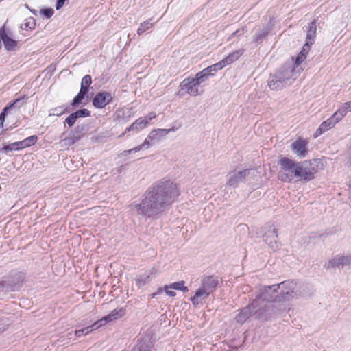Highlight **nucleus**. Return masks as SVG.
Returning <instances> with one entry per match:
<instances>
[{
    "mask_svg": "<svg viewBox=\"0 0 351 351\" xmlns=\"http://www.w3.org/2000/svg\"><path fill=\"white\" fill-rule=\"evenodd\" d=\"M180 195L176 183L162 180L147 191L141 203L135 205L136 213L145 219L154 218L170 206Z\"/></svg>",
    "mask_w": 351,
    "mask_h": 351,
    "instance_id": "1",
    "label": "nucleus"
},
{
    "mask_svg": "<svg viewBox=\"0 0 351 351\" xmlns=\"http://www.w3.org/2000/svg\"><path fill=\"white\" fill-rule=\"evenodd\" d=\"M307 141L302 138H298L291 143V149L292 152L299 158H304L308 153Z\"/></svg>",
    "mask_w": 351,
    "mask_h": 351,
    "instance_id": "10",
    "label": "nucleus"
},
{
    "mask_svg": "<svg viewBox=\"0 0 351 351\" xmlns=\"http://www.w3.org/2000/svg\"><path fill=\"white\" fill-rule=\"evenodd\" d=\"M265 241L268 244L270 248L276 250L278 247L277 241L278 232L275 228L269 229L264 235Z\"/></svg>",
    "mask_w": 351,
    "mask_h": 351,
    "instance_id": "14",
    "label": "nucleus"
},
{
    "mask_svg": "<svg viewBox=\"0 0 351 351\" xmlns=\"http://www.w3.org/2000/svg\"><path fill=\"white\" fill-rule=\"evenodd\" d=\"M40 13L47 18L49 19L53 16L54 11L52 8L42 9L40 10Z\"/></svg>",
    "mask_w": 351,
    "mask_h": 351,
    "instance_id": "40",
    "label": "nucleus"
},
{
    "mask_svg": "<svg viewBox=\"0 0 351 351\" xmlns=\"http://www.w3.org/2000/svg\"><path fill=\"white\" fill-rule=\"evenodd\" d=\"M192 78L194 81H195L196 84L199 86L202 83L204 82L208 79V76L200 71L195 75V77Z\"/></svg>",
    "mask_w": 351,
    "mask_h": 351,
    "instance_id": "33",
    "label": "nucleus"
},
{
    "mask_svg": "<svg viewBox=\"0 0 351 351\" xmlns=\"http://www.w3.org/2000/svg\"><path fill=\"white\" fill-rule=\"evenodd\" d=\"M92 83L91 76L89 75H85L81 82V88L80 90H84V93H87L88 91V88Z\"/></svg>",
    "mask_w": 351,
    "mask_h": 351,
    "instance_id": "28",
    "label": "nucleus"
},
{
    "mask_svg": "<svg viewBox=\"0 0 351 351\" xmlns=\"http://www.w3.org/2000/svg\"><path fill=\"white\" fill-rule=\"evenodd\" d=\"M25 141V143L27 144V147H29L32 145H34L36 141H37V136H31L25 139H24Z\"/></svg>",
    "mask_w": 351,
    "mask_h": 351,
    "instance_id": "42",
    "label": "nucleus"
},
{
    "mask_svg": "<svg viewBox=\"0 0 351 351\" xmlns=\"http://www.w3.org/2000/svg\"><path fill=\"white\" fill-rule=\"evenodd\" d=\"M99 322H96L93 325H91L90 326L84 328L80 330H75V336L79 337L83 335H88V333L92 332L93 330L97 329L102 326V324H103L102 323H101V324H99Z\"/></svg>",
    "mask_w": 351,
    "mask_h": 351,
    "instance_id": "22",
    "label": "nucleus"
},
{
    "mask_svg": "<svg viewBox=\"0 0 351 351\" xmlns=\"http://www.w3.org/2000/svg\"><path fill=\"white\" fill-rule=\"evenodd\" d=\"M132 351H152L149 346L138 345L135 346Z\"/></svg>",
    "mask_w": 351,
    "mask_h": 351,
    "instance_id": "39",
    "label": "nucleus"
},
{
    "mask_svg": "<svg viewBox=\"0 0 351 351\" xmlns=\"http://www.w3.org/2000/svg\"><path fill=\"white\" fill-rule=\"evenodd\" d=\"M341 120V118L337 115V112H335L332 117L322 123L319 128L317 130L316 134L319 135L323 134L324 132L333 128L335 124L339 122Z\"/></svg>",
    "mask_w": 351,
    "mask_h": 351,
    "instance_id": "12",
    "label": "nucleus"
},
{
    "mask_svg": "<svg viewBox=\"0 0 351 351\" xmlns=\"http://www.w3.org/2000/svg\"><path fill=\"white\" fill-rule=\"evenodd\" d=\"M138 152V150H136L135 149V147L132 148V149H128V150H125L123 151L122 153H121V155L122 156H128L129 154H130L131 153H135V152Z\"/></svg>",
    "mask_w": 351,
    "mask_h": 351,
    "instance_id": "46",
    "label": "nucleus"
},
{
    "mask_svg": "<svg viewBox=\"0 0 351 351\" xmlns=\"http://www.w3.org/2000/svg\"><path fill=\"white\" fill-rule=\"evenodd\" d=\"M73 114H75L77 119L80 117H86L90 116V111L86 108L77 110Z\"/></svg>",
    "mask_w": 351,
    "mask_h": 351,
    "instance_id": "35",
    "label": "nucleus"
},
{
    "mask_svg": "<svg viewBox=\"0 0 351 351\" xmlns=\"http://www.w3.org/2000/svg\"><path fill=\"white\" fill-rule=\"evenodd\" d=\"M202 72L204 74L206 75L207 76H208V75H213V73H212V72H213V69H212L211 66H208V67L205 68L204 69H203V70L202 71Z\"/></svg>",
    "mask_w": 351,
    "mask_h": 351,
    "instance_id": "47",
    "label": "nucleus"
},
{
    "mask_svg": "<svg viewBox=\"0 0 351 351\" xmlns=\"http://www.w3.org/2000/svg\"><path fill=\"white\" fill-rule=\"evenodd\" d=\"M243 50H237L230 53L228 56H226L221 60L224 66H226V65H229L233 63L237 60H238L239 58L241 56V55L243 54Z\"/></svg>",
    "mask_w": 351,
    "mask_h": 351,
    "instance_id": "21",
    "label": "nucleus"
},
{
    "mask_svg": "<svg viewBox=\"0 0 351 351\" xmlns=\"http://www.w3.org/2000/svg\"><path fill=\"white\" fill-rule=\"evenodd\" d=\"M156 117V114L154 112H150L147 114V117H144L145 119L149 120V122Z\"/></svg>",
    "mask_w": 351,
    "mask_h": 351,
    "instance_id": "50",
    "label": "nucleus"
},
{
    "mask_svg": "<svg viewBox=\"0 0 351 351\" xmlns=\"http://www.w3.org/2000/svg\"><path fill=\"white\" fill-rule=\"evenodd\" d=\"M154 276L155 271L152 269L145 271L142 274L138 275L136 277L135 280L138 287H141L149 283Z\"/></svg>",
    "mask_w": 351,
    "mask_h": 351,
    "instance_id": "16",
    "label": "nucleus"
},
{
    "mask_svg": "<svg viewBox=\"0 0 351 351\" xmlns=\"http://www.w3.org/2000/svg\"><path fill=\"white\" fill-rule=\"evenodd\" d=\"M86 94L87 93H84V90H80V93L73 99L72 105L73 106H77L79 104H80Z\"/></svg>",
    "mask_w": 351,
    "mask_h": 351,
    "instance_id": "34",
    "label": "nucleus"
},
{
    "mask_svg": "<svg viewBox=\"0 0 351 351\" xmlns=\"http://www.w3.org/2000/svg\"><path fill=\"white\" fill-rule=\"evenodd\" d=\"M280 170L278 177L284 182H291L293 180L309 181L314 177L316 171L311 167L309 162H296L294 160L284 157L279 160Z\"/></svg>",
    "mask_w": 351,
    "mask_h": 351,
    "instance_id": "2",
    "label": "nucleus"
},
{
    "mask_svg": "<svg viewBox=\"0 0 351 351\" xmlns=\"http://www.w3.org/2000/svg\"><path fill=\"white\" fill-rule=\"evenodd\" d=\"M300 69H295L292 63H287L277 69L268 80V85L272 90L282 88L291 83L298 77Z\"/></svg>",
    "mask_w": 351,
    "mask_h": 351,
    "instance_id": "3",
    "label": "nucleus"
},
{
    "mask_svg": "<svg viewBox=\"0 0 351 351\" xmlns=\"http://www.w3.org/2000/svg\"><path fill=\"white\" fill-rule=\"evenodd\" d=\"M181 90H185L186 92L191 96H197L200 94L199 91V86L196 84L195 81L192 77L185 78L182 81L180 85Z\"/></svg>",
    "mask_w": 351,
    "mask_h": 351,
    "instance_id": "9",
    "label": "nucleus"
},
{
    "mask_svg": "<svg viewBox=\"0 0 351 351\" xmlns=\"http://www.w3.org/2000/svg\"><path fill=\"white\" fill-rule=\"evenodd\" d=\"M126 132L125 131V132L123 134H121V136H123V135Z\"/></svg>",
    "mask_w": 351,
    "mask_h": 351,
    "instance_id": "55",
    "label": "nucleus"
},
{
    "mask_svg": "<svg viewBox=\"0 0 351 351\" xmlns=\"http://www.w3.org/2000/svg\"><path fill=\"white\" fill-rule=\"evenodd\" d=\"M268 28L263 27L262 29H259L253 36V41L257 43H261L264 38L268 34Z\"/></svg>",
    "mask_w": 351,
    "mask_h": 351,
    "instance_id": "27",
    "label": "nucleus"
},
{
    "mask_svg": "<svg viewBox=\"0 0 351 351\" xmlns=\"http://www.w3.org/2000/svg\"><path fill=\"white\" fill-rule=\"evenodd\" d=\"M16 143L18 145L19 149L24 148V147H27V144L25 143V140L18 141Z\"/></svg>",
    "mask_w": 351,
    "mask_h": 351,
    "instance_id": "49",
    "label": "nucleus"
},
{
    "mask_svg": "<svg viewBox=\"0 0 351 351\" xmlns=\"http://www.w3.org/2000/svg\"><path fill=\"white\" fill-rule=\"evenodd\" d=\"M123 313H124V311L122 308L119 309V311L114 310L112 311L111 313H110L107 316H105L99 322H104V324H105L106 323H107L108 322H111L114 319H117L119 317H121L123 315Z\"/></svg>",
    "mask_w": 351,
    "mask_h": 351,
    "instance_id": "24",
    "label": "nucleus"
},
{
    "mask_svg": "<svg viewBox=\"0 0 351 351\" xmlns=\"http://www.w3.org/2000/svg\"><path fill=\"white\" fill-rule=\"evenodd\" d=\"M210 294L201 287L195 291V295L191 298V301L194 306L202 305Z\"/></svg>",
    "mask_w": 351,
    "mask_h": 351,
    "instance_id": "15",
    "label": "nucleus"
},
{
    "mask_svg": "<svg viewBox=\"0 0 351 351\" xmlns=\"http://www.w3.org/2000/svg\"><path fill=\"white\" fill-rule=\"evenodd\" d=\"M278 287L277 285L261 287L254 300H258V307L255 311L258 319H266L265 313L269 307L267 303L271 302H278Z\"/></svg>",
    "mask_w": 351,
    "mask_h": 351,
    "instance_id": "4",
    "label": "nucleus"
},
{
    "mask_svg": "<svg viewBox=\"0 0 351 351\" xmlns=\"http://www.w3.org/2000/svg\"><path fill=\"white\" fill-rule=\"evenodd\" d=\"M184 281L181 280L169 285V287L171 289L182 291L183 292H187L189 289L187 287L184 286Z\"/></svg>",
    "mask_w": 351,
    "mask_h": 351,
    "instance_id": "30",
    "label": "nucleus"
},
{
    "mask_svg": "<svg viewBox=\"0 0 351 351\" xmlns=\"http://www.w3.org/2000/svg\"><path fill=\"white\" fill-rule=\"evenodd\" d=\"M243 50H237L230 53L228 56H226L221 60L224 66H226V65H229L233 63L237 60H238L239 58L241 56V55L243 54Z\"/></svg>",
    "mask_w": 351,
    "mask_h": 351,
    "instance_id": "20",
    "label": "nucleus"
},
{
    "mask_svg": "<svg viewBox=\"0 0 351 351\" xmlns=\"http://www.w3.org/2000/svg\"><path fill=\"white\" fill-rule=\"evenodd\" d=\"M219 283V280L217 277L212 276H204L201 280L200 287L210 294L215 291Z\"/></svg>",
    "mask_w": 351,
    "mask_h": 351,
    "instance_id": "11",
    "label": "nucleus"
},
{
    "mask_svg": "<svg viewBox=\"0 0 351 351\" xmlns=\"http://www.w3.org/2000/svg\"><path fill=\"white\" fill-rule=\"evenodd\" d=\"M0 39L7 50H12L16 45V41L8 36L3 27L0 29Z\"/></svg>",
    "mask_w": 351,
    "mask_h": 351,
    "instance_id": "18",
    "label": "nucleus"
},
{
    "mask_svg": "<svg viewBox=\"0 0 351 351\" xmlns=\"http://www.w3.org/2000/svg\"><path fill=\"white\" fill-rule=\"evenodd\" d=\"M76 120L77 118L75 117V114L72 113L66 119L65 121L69 125V126L71 127L74 125Z\"/></svg>",
    "mask_w": 351,
    "mask_h": 351,
    "instance_id": "41",
    "label": "nucleus"
},
{
    "mask_svg": "<svg viewBox=\"0 0 351 351\" xmlns=\"http://www.w3.org/2000/svg\"><path fill=\"white\" fill-rule=\"evenodd\" d=\"M23 102L22 101V99L21 98H19V99H16L14 100V101L11 104L10 106H6L3 111L0 114V120L1 121V122L0 123V125H1V126L3 127V121L5 119V112H8V110H10L11 109L14 108V107H17V108H19L21 107L22 105H23Z\"/></svg>",
    "mask_w": 351,
    "mask_h": 351,
    "instance_id": "23",
    "label": "nucleus"
},
{
    "mask_svg": "<svg viewBox=\"0 0 351 351\" xmlns=\"http://www.w3.org/2000/svg\"><path fill=\"white\" fill-rule=\"evenodd\" d=\"M174 129H155L150 132L148 134V138L152 142L156 143L160 141L169 132L173 131Z\"/></svg>",
    "mask_w": 351,
    "mask_h": 351,
    "instance_id": "17",
    "label": "nucleus"
},
{
    "mask_svg": "<svg viewBox=\"0 0 351 351\" xmlns=\"http://www.w3.org/2000/svg\"><path fill=\"white\" fill-rule=\"evenodd\" d=\"M3 149L4 150L5 152H8L9 151H12V150H19L17 143L15 142V143H12L11 144L5 145L3 148Z\"/></svg>",
    "mask_w": 351,
    "mask_h": 351,
    "instance_id": "38",
    "label": "nucleus"
},
{
    "mask_svg": "<svg viewBox=\"0 0 351 351\" xmlns=\"http://www.w3.org/2000/svg\"><path fill=\"white\" fill-rule=\"evenodd\" d=\"M36 26V21L33 17H29L25 19V22L21 25L22 29H34Z\"/></svg>",
    "mask_w": 351,
    "mask_h": 351,
    "instance_id": "29",
    "label": "nucleus"
},
{
    "mask_svg": "<svg viewBox=\"0 0 351 351\" xmlns=\"http://www.w3.org/2000/svg\"><path fill=\"white\" fill-rule=\"evenodd\" d=\"M112 97L110 93L102 92L97 94L93 99V105L98 108H104L111 100Z\"/></svg>",
    "mask_w": 351,
    "mask_h": 351,
    "instance_id": "13",
    "label": "nucleus"
},
{
    "mask_svg": "<svg viewBox=\"0 0 351 351\" xmlns=\"http://www.w3.org/2000/svg\"><path fill=\"white\" fill-rule=\"evenodd\" d=\"M256 176L254 169H235L228 173L227 185L236 187L240 182L249 180Z\"/></svg>",
    "mask_w": 351,
    "mask_h": 351,
    "instance_id": "5",
    "label": "nucleus"
},
{
    "mask_svg": "<svg viewBox=\"0 0 351 351\" xmlns=\"http://www.w3.org/2000/svg\"><path fill=\"white\" fill-rule=\"evenodd\" d=\"M312 45H313V43H308V42H306L305 45L303 46V48L300 52L304 53V54L306 56L309 51L310 47Z\"/></svg>",
    "mask_w": 351,
    "mask_h": 351,
    "instance_id": "44",
    "label": "nucleus"
},
{
    "mask_svg": "<svg viewBox=\"0 0 351 351\" xmlns=\"http://www.w3.org/2000/svg\"><path fill=\"white\" fill-rule=\"evenodd\" d=\"M66 145H71L74 143V141L73 138H65L63 140Z\"/></svg>",
    "mask_w": 351,
    "mask_h": 351,
    "instance_id": "51",
    "label": "nucleus"
},
{
    "mask_svg": "<svg viewBox=\"0 0 351 351\" xmlns=\"http://www.w3.org/2000/svg\"><path fill=\"white\" fill-rule=\"evenodd\" d=\"M65 1L66 0H58L56 5V10H60L61 8H62L65 3Z\"/></svg>",
    "mask_w": 351,
    "mask_h": 351,
    "instance_id": "48",
    "label": "nucleus"
},
{
    "mask_svg": "<svg viewBox=\"0 0 351 351\" xmlns=\"http://www.w3.org/2000/svg\"><path fill=\"white\" fill-rule=\"evenodd\" d=\"M316 35V25H315V21H312L309 24L308 30L306 34V42L308 43H314V39L315 38Z\"/></svg>",
    "mask_w": 351,
    "mask_h": 351,
    "instance_id": "25",
    "label": "nucleus"
},
{
    "mask_svg": "<svg viewBox=\"0 0 351 351\" xmlns=\"http://www.w3.org/2000/svg\"><path fill=\"white\" fill-rule=\"evenodd\" d=\"M258 300H253L251 304L243 308L235 317L237 322L243 324L250 317V316L252 315V313H254L256 318L258 319L255 314V311L258 307Z\"/></svg>",
    "mask_w": 351,
    "mask_h": 351,
    "instance_id": "8",
    "label": "nucleus"
},
{
    "mask_svg": "<svg viewBox=\"0 0 351 351\" xmlns=\"http://www.w3.org/2000/svg\"><path fill=\"white\" fill-rule=\"evenodd\" d=\"M4 289H5L6 291H8V287H5V285H3V286H2V290H4Z\"/></svg>",
    "mask_w": 351,
    "mask_h": 351,
    "instance_id": "54",
    "label": "nucleus"
},
{
    "mask_svg": "<svg viewBox=\"0 0 351 351\" xmlns=\"http://www.w3.org/2000/svg\"><path fill=\"white\" fill-rule=\"evenodd\" d=\"M306 56L304 54V53L300 52L298 56L295 58V63H292L293 64V66L295 67V69L304 61L306 59Z\"/></svg>",
    "mask_w": 351,
    "mask_h": 351,
    "instance_id": "36",
    "label": "nucleus"
},
{
    "mask_svg": "<svg viewBox=\"0 0 351 351\" xmlns=\"http://www.w3.org/2000/svg\"><path fill=\"white\" fill-rule=\"evenodd\" d=\"M153 24L149 23V21H145L140 24V26L137 30L138 34L141 35L147 29L152 27Z\"/></svg>",
    "mask_w": 351,
    "mask_h": 351,
    "instance_id": "32",
    "label": "nucleus"
},
{
    "mask_svg": "<svg viewBox=\"0 0 351 351\" xmlns=\"http://www.w3.org/2000/svg\"><path fill=\"white\" fill-rule=\"evenodd\" d=\"M149 123V120L140 117L136 119L131 125L126 128L125 132L133 131L137 132L145 128Z\"/></svg>",
    "mask_w": 351,
    "mask_h": 351,
    "instance_id": "19",
    "label": "nucleus"
},
{
    "mask_svg": "<svg viewBox=\"0 0 351 351\" xmlns=\"http://www.w3.org/2000/svg\"><path fill=\"white\" fill-rule=\"evenodd\" d=\"M162 291V289H159L158 291L154 293H153L152 295V298H157V295L159 294V293H161Z\"/></svg>",
    "mask_w": 351,
    "mask_h": 351,
    "instance_id": "52",
    "label": "nucleus"
},
{
    "mask_svg": "<svg viewBox=\"0 0 351 351\" xmlns=\"http://www.w3.org/2000/svg\"><path fill=\"white\" fill-rule=\"evenodd\" d=\"M66 111V108L62 106L51 108L49 110V116H61Z\"/></svg>",
    "mask_w": 351,
    "mask_h": 351,
    "instance_id": "31",
    "label": "nucleus"
},
{
    "mask_svg": "<svg viewBox=\"0 0 351 351\" xmlns=\"http://www.w3.org/2000/svg\"><path fill=\"white\" fill-rule=\"evenodd\" d=\"M152 143H153L147 137L141 145L135 147V149L140 151L143 149H148Z\"/></svg>",
    "mask_w": 351,
    "mask_h": 351,
    "instance_id": "37",
    "label": "nucleus"
},
{
    "mask_svg": "<svg viewBox=\"0 0 351 351\" xmlns=\"http://www.w3.org/2000/svg\"><path fill=\"white\" fill-rule=\"evenodd\" d=\"M171 288L169 287V285H165L164 287V291L167 293V295H169L170 297H174L176 295V292L172 290H169Z\"/></svg>",
    "mask_w": 351,
    "mask_h": 351,
    "instance_id": "45",
    "label": "nucleus"
},
{
    "mask_svg": "<svg viewBox=\"0 0 351 351\" xmlns=\"http://www.w3.org/2000/svg\"><path fill=\"white\" fill-rule=\"evenodd\" d=\"M211 67L213 69V71L216 72L217 71L223 69L224 67V65L222 63V62L220 61L216 64L211 65Z\"/></svg>",
    "mask_w": 351,
    "mask_h": 351,
    "instance_id": "43",
    "label": "nucleus"
},
{
    "mask_svg": "<svg viewBox=\"0 0 351 351\" xmlns=\"http://www.w3.org/2000/svg\"><path fill=\"white\" fill-rule=\"evenodd\" d=\"M324 267L327 269L330 268L342 269L343 267L351 269V254L336 255L325 263Z\"/></svg>",
    "mask_w": 351,
    "mask_h": 351,
    "instance_id": "7",
    "label": "nucleus"
},
{
    "mask_svg": "<svg viewBox=\"0 0 351 351\" xmlns=\"http://www.w3.org/2000/svg\"><path fill=\"white\" fill-rule=\"evenodd\" d=\"M348 162L351 165V145L348 149Z\"/></svg>",
    "mask_w": 351,
    "mask_h": 351,
    "instance_id": "53",
    "label": "nucleus"
},
{
    "mask_svg": "<svg viewBox=\"0 0 351 351\" xmlns=\"http://www.w3.org/2000/svg\"><path fill=\"white\" fill-rule=\"evenodd\" d=\"M277 285L279 286L278 290H280L278 302L287 301L298 296V293L295 291L297 285L295 282L285 281L277 284Z\"/></svg>",
    "mask_w": 351,
    "mask_h": 351,
    "instance_id": "6",
    "label": "nucleus"
},
{
    "mask_svg": "<svg viewBox=\"0 0 351 351\" xmlns=\"http://www.w3.org/2000/svg\"><path fill=\"white\" fill-rule=\"evenodd\" d=\"M348 112H351V101L344 103L336 111L337 115L342 119Z\"/></svg>",
    "mask_w": 351,
    "mask_h": 351,
    "instance_id": "26",
    "label": "nucleus"
}]
</instances>
